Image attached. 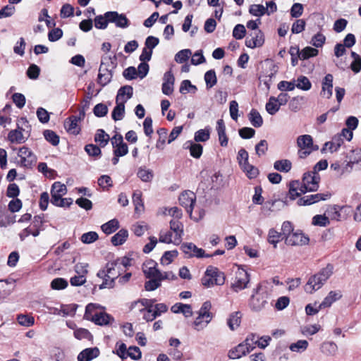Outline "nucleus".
<instances>
[{
    "label": "nucleus",
    "instance_id": "f257e3e1",
    "mask_svg": "<svg viewBox=\"0 0 361 361\" xmlns=\"http://www.w3.org/2000/svg\"><path fill=\"white\" fill-rule=\"evenodd\" d=\"M123 271V269L119 266V262L113 260L106 263L105 267L98 271L97 276L103 279L102 283L99 286V289L111 288L114 286V281Z\"/></svg>",
    "mask_w": 361,
    "mask_h": 361
},
{
    "label": "nucleus",
    "instance_id": "f03ea898",
    "mask_svg": "<svg viewBox=\"0 0 361 361\" xmlns=\"http://www.w3.org/2000/svg\"><path fill=\"white\" fill-rule=\"evenodd\" d=\"M269 298L268 282H261L253 289L249 301V306L252 310L259 312L267 305Z\"/></svg>",
    "mask_w": 361,
    "mask_h": 361
},
{
    "label": "nucleus",
    "instance_id": "7ed1b4c3",
    "mask_svg": "<svg viewBox=\"0 0 361 361\" xmlns=\"http://www.w3.org/2000/svg\"><path fill=\"white\" fill-rule=\"evenodd\" d=\"M333 269V266L329 264L318 273L310 276L305 286L306 293L312 294L320 289L332 275Z\"/></svg>",
    "mask_w": 361,
    "mask_h": 361
},
{
    "label": "nucleus",
    "instance_id": "20e7f679",
    "mask_svg": "<svg viewBox=\"0 0 361 361\" xmlns=\"http://www.w3.org/2000/svg\"><path fill=\"white\" fill-rule=\"evenodd\" d=\"M225 283V275L216 267L209 266L202 279L204 286L209 288L216 286H222Z\"/></svg>",
    "mask_w": 361,
    "mask_h": 361
},
{
    "label": "nucleus",
    "instance_id": "39448f33",
    "mask_svg": "<svg viewBox=\"0 0 361 361\" xmlns=\"http://www.w3.org/2000/svg\"><path fill=\"white\" fill-rule=\"evenodd\" d=\"M297 145L300 148L298 154L300 159H305L318 149L317 146H314L312 137L310 135H300L297 138Z\"/></svg>",
    "mask_w": 361,
    "mask_h": 361
},
{
    "label": "nucleus",
    "instance_id": "423d86ee",
    "mask_svg": "<svg viewBox=\"0 0 361 361\" xmlns=\"http://www.w3.org/2000/svg\"><path fill=\"white\" fill-rule=\"evenodd\" d=\"M320 177L316 171L305 173L301 183L303 190L307 192L317 191L319 188Z\"/></svg>",
    "mask_w": 361,
    "mask_h": 361
},
{
    "label": "nucleus",
    "instance_id": "0eeeda50",
    "mask_svg": "<svg viewBox=\"0 0 361 361\" xmlns=\"http://www.w3.org/2000/svg\"><path fill=\"white\" fill-rule=\"evenodd\" d=\"M18 156L20 157L18 164L22 167L32 168L37 161V158L34 153L25 146L19 149Z\"/></svg>",
    "mask_w": 361,
    "mask_h": 361
},
{
    "label": "nucleus",
    "instance_id": "6e6552de",
    "mask_svg": "<svg viewBox=\"0 0 361 361\" xmlns=\"http://www.w3.org/2000/svg\"><path fill=\"white\" fill-rule=\"evenodd\" d=\"M106 61H111V58L109 56H104L102 58L101 64L99 69L98 74V83L102 86H105L108 83H109L112 78V73L108 68V66L106 64Z\"/></svg>",
    "mask_w": 361,
    "mask_h": 361
},
{
    "label": "nucleus",
    "instance_id": "1a4fd4ad",
    "mask_svg": "<svg viewBox=\"0 0 361 361\" xmlns=\"http://www.w3.org/2000/svg\"><path fill=\"white\" fill-rule=\"evenodd\" d=\"M250 280V274L245 269H238L235 273V281L231 284V288L238 293L247 287Z\"/></svg>",
    "mask_w": 361,
    "mask_h": 361
},
{
    "label": "nucleus",
    "instance_id": "9d476101",
    "mask_svg": "<svg viewBox=\"0 0 361 361\" xmlns=\"http://www.w3.org/2000/svg\"><path fill=\"white\" fill-rule=\"evenodd\" d=\"M178 200L180 204L185 207L186 212L192 217L193 206L196 200L195 194L190 190H185L180 195Z\"/></svg>",
    "mask_w": 361,
    "mask_h": 361
},
{
    "label": "nucleus",
    "instance_id": "9b49d317",
    "mask_svg": "<svg viewBox=\"0 0 361 361\" xmlns=\"http://www.w3.org/2000/svg\"><path fill=\"white\" fill-rule=\"evenodd\" d=\"M310 238L303 233L298 231L293 232L290 235L286 236L285 243L290 246H302L309 243Z\"/></svg>",
    "mask_w": 361,
    "mask_h": 361
},
{
    "label": "nucleus",
    "instance_id": "f8f14e48",
    "mask_svg": "<svg viewBox=\"0 0 361 361\" xmlns=\"http://www.w3.org/2000/svg\"><path fill=\"white\" fill-rule=\"evenodd\" d=\"M181 249L183 252L188 255L189 257H211L212 255H206L203 249L197 247L192 243H185L182 244Z\"/></svg>",
    "mask_w": 361,
    "mask_h": 361
},
{
    "label": "nucleus",
    "instance_id": "ddd939ff",
    "mask_svg": "<svg viewBox=\"0 0 361 361\" xmlns=\"http://www.w3.org/2000/svg\"><path fill=\"white\" fill-rule=\"evenodd\" d=\"M105 18H108L110 23H115L118 27L126 28L129 26V20L124 14H119L116 11L105 13Z\"/></svg>",
    "mask_w": 361,
    "mask_h": 361
},
{
    "label": "nucleus",
    "instance_id": "4468645a",
    "mask_svg": "<svg viewBox=\"0 0 361 361\" xmlns=\"http://www.w3.org/2000/svg\"><path fill=\"white\" fill-rule=\"evenodd\" d=\"M264 43V36L261 30L253 31L245 40V45L251 49L262 47Z\"/></svg>",
    "mask_w": 361,
    "mask_h": 361
},
{
    "label": "nucleus",
    "instance_id": "2eb2a0df",
    "mask_svg": "<svg viewBox=\"0 0 361 361\" xmlns=\"http://www.w3.org/2000/svg\"><path fill=\"white\" fill-rule=\"evenodd\" d=\"M330 197V193H317L314 195H308L300 198L298 201V204L300 206L310 205L321 200H326Z\"/></svg>",
    "mask_w": 361,
    "mask_h": 361
},
{
    "label": "nucleus",
    "instance_id": "dca6fc26",
    "mask_svg": "<svg viewBox=\"0 0 361 361\" xmlns=\"http://www.w3.org/2000/svg\"><path fill=\"white\" fill-rule=\"evenodd\" d=\"M333 80L334 76L332 74L328 73L324 78L322 82V91L320 94L322 97L329 99L333 94Z\"/></svg>",
    "mask_w": 361,
    "mask_h": 361
},
{
    "label": "nucleus",
    "instance_id": "f3484780",
    "mask_svg": "<svg viewBox=\"0 0 361 361\" xmlns=\"http://www.w3.org/2000/svg\"><path fill=\"white\" fill-rule=\"evenodd\" d=\"M66 192L67 188L64 184L60 182H55L52 185L51 190V204L57 203L59 201V200L62 198V196L66 194Z\"/></svg>",
    "mask_w": 361,
    "mask_h": 361
},
{
    "label": "nucleus",
    "instance_id": "a211bd4d",
    "mask_svg": "<svg viewBox=\"0 0 361 361\" xmlns=\"http://www.w3.org/2000/svg\"><path fill=\"white\" fill-rule=\"evenodd\" d=\"M170 229L175 235L173 236V244L179 245L181 242L183 234V225L178 219H172L170 221Z\"/></svg>",
    "mask_w": 361,
    "mask_h": 361
},
{
    "label": "nucleus",
    "instance_id": "6ab92c4d",
    "mask_svg": "<svg viewBox=\"0 0 361 361\" xmlns=\"http://www.w3.org/2000/svg\"><path fill=\"white\" fill-rule=\"evenodd\" d=\"M164 82L162 84L161 90L162 92L166 95H170L173 92V85L175 82V78L171 71H167L164 75Z\"/></svg>",
    "mask_w": 361,
    "mask_h": 361
},
{
    "label": "nucleus",
    "instance_id": "aec40b11",
    "mask_svg": "<svg viewBox=\"0 0 361 361\" xmlns=\"http://www.w3.org/2000/svg\"><path fill=\"white\" fill-rule=\"evenodd\" d=\"M343 144V139L341 135H334L331 141L325 142L322 152H324L326 150H329L331 153L337 152L341 145Z\"/></svg>",
    "mask_w": 361,
    "mask_h": 361
},
{
    "label": "nucleus",
    "instance_id": "412c9836",
    "mask_svg": "<svg viewBox=\"0 0 361 361\" xmlns=\"http://www.w3.org/2000/svg\"><path fill=\"white\" fill-rule=\"evenodd\" d=\"M99 355V350L98 348H89L81 351L78 355V361H91L94 358H96Z\"/></svg>",
    "mask_w": 361,
    "mask_h": 361
},
{
    "label": "nucleus",
    "instance_id": "4be33fe9",
    "mask_svg": "<svg viewBox=\"0 0 361 361\" xmlns=\"http://www.w3.org/2000/svg\"><path fill=\"white\" fill-rule=\"evenodd\" d=\"M249 347L245 343H242L238 345L235 348L231 349L228 352V357L230 359H238L250 353Z\"/></svg>",
    "mask_w": 361,
    "mask_h": 361
},
{
    "label": "nucleus",
    "instance_id": "5701e85b",
    "mask_svg": "<svg viewBox=\"0 0 361 361\" xmlns=\"http://www.w3.org/2000/svg\"><path fill=\"white\" fill-rule=\"evenodd\" d=\"M306 193L299 180H293L289 183L288 195L290 200H295L302 194Z\"/></svg>",
    "mask_w": 361,
    "mask_h": 361
},
{
    "label": "nucleus",
    "instance_id": "b1692460",
    "mask_svg": "<svg viewBox=\"0 0 361 361\" xmlns=\"http://www.w3.org/2000/svg\"><path fill=\"white\" fill-rule=\"evenodd\" d=\"M341 297L342 294L340 290L330 291L324 298V300L319 304V308L329 307L333 302L338 300Z\"/></svg>",
    "mask_w": 361,
    "mask_h": 361
},
{
    "label": "nucleus",
    "instance_id": "393cba45",
    "mask_svg": "<svg viewBox=\"0 0 361 361\" xmlns=\"http://www.w3.org/2000/svg\"><path fill=\"white\" fill-rule=\"evenodd\" d=\"M242 313L240 311L232 312L228 319L227 325L231 331L238 329L241 323Z\"/></svg>",
    "mask_w": 361,
    "mask_h": 361
},
{
    "label": "nucleus",
    "instance_id": "a878e982",
    "mask_svg": "<svg viewBox=\"0 0 361 361\" xmlns=\"http://www.w3.org/2000/svg\"><path fill=\"white\" fill-rule=\"evenodd\" d=\"M171 310L176 314L182 313L185 317H190L192 315V307L190 305L178 302L173 305Z\"/></svg>",
    "mask_w": 361,
    "mask_h": 361
},
{
    "label": "nucleus",
    "instance_id": "bb28decb",
    "mask_svg": "<svg viewBox=\"0 0 361 361\" xmlns=\"http://www.w3.org/2000/svg\"><path fill=\"white\" fill-rule=\"evenodd\" d=\"M133 89L130 85L121 87L117 93L116 102L126 100V102L133 97Z\"/></svg>",
    "mask_w": 361,
    "mask_h": 361
},
{
    "label": "nucleus",
    "instance_id": "cd10ccee",
    "mask_svg": "<svg viewBox=\"0 0 361 361\" xmlns=\"http://www.w3.org/2000/svg\"><path fill=\"white\" fill-rule=\"evenodd\" d=\"M78 123L75 117L70 116L65 121L64 127L68 133L78 135L80 130L78 127Z\"/></svg>",
    "mask_w": 361,
    "mask_h": 361
},
{
    "label": "nucleus",
    "instance_id": "c85d7f7f",
    "mask_svg": "<svg viewBox=\"0 0 361 361\" xmlns=\"http://www.w3.org/2000/svg\"><path fill=\"white\" fill-rule=\"evenodd\" d=\"M116 105L114 108L111 114L112 118L116 121L123 119L125 114V103L126 100L121 102H116Z\"/></svg>",
    "mask_w": 361,
    "mask_h": 361
},
{
    "label": "nucleus",
    "instance_id": "c756f323",
    "mask_svg": "<svg viewBox=\"0 0 361 361\" xmlns=\"http://www.w3.org/2000/svg\"><path fill=\"white\" fill-rule=\"evenodd\" d=\"M111 320L114 319L109 314L99 310V312L97 313L96 316L90 321L97 325H106L111 322Z\"/></svg>",
    "mask_w": 361,
    "mask_h": 361
},
{
    "label": "nucleus",
    "instance_id": "7c9ffc66",
    "mask_svg": "<svg viewBox=\"0 0 361 361\" xmlns=\"http://www.w3.org/2000/svg\"><path fill=\"white\" fill-rule=\"evenodd\" d=\"M133 203L135 206V213H140L144 211V203L142 199V192L135 190L133 194Z\"/></svg>",
    "mask_w": 361,
    "mask_h": 361
},
{
    "label": "nucleus",
    "instance_id": "2f4dec72",
    "mask_svg": "<svg viewBox=\"0 0 361 361\" xmlns=\"http://www.w3.org/2000/svg\"><path fill=\"white\" fill-rule=\"evenodd\" d=\"M248 118L251 124L255 128H259L263 124L262 117L256 109H252L250 111Z\"/></svg>",
    "mask_w": 361,
    "mask_h": 361
},
{
    "label": "nucleus",
    "instance_id": "473e14b6",
    "mask_svg": "<svg viewBox=\"0 0 361 361\" xmlns=\"http://www.w3.org/2000/svg\"><path fill=\"white\" fill-rule=\"evenodd\" d=\"M128 236V231L126 229H121L111 238V243L114 245H119L124 243Z\"/></svg>",
    "mask_w": 361,
    "mask_h": 361
},
{
    "label": "nucleus",
    "instance_id": "72a5a7b5",
    "mask_svg": "<svg viewBox=\"0 0 361 361\" xmlns=\"http://www.w3.org/2000/svg\"><path fill=\"white\" fill-rule=\"evenodd\" d=\"M152 266L144 269V274L148 279H159L161 276V272L157 268V263L151 262Z\"/></svg>",
    "mask_w": 361,
    "mask_h": 361
},
{
    "label": "nucleus",
    "instance_id": "f704fd0d",
    "mask_svg": "<svg viewBox=\"0 0 361 361\" xmlns=\"http://www.w3.org/2000/svg\"><path fill=\"white\" fill-rule=\"evenodd\" d=\"M99 308L100 306L97 304H88L85 308L84 319L90 321L96 316L97 313L99 312Z\"/></svg>",
    "mask_w": 361,
    "mask_h": 361
},
{
    "label": "nucleus",
    "instance_id": "c9c22d12",
    "mask_svg": "<svg viewBox=\"0 0 361 361\" xmlns=\"http://www.w3.org/2000/svg\"><path fill=\"white\" fill-rule=\"evenodd\" d=\"M295 82V87L303 91H308L312 88V83L306 76L300 75Z\"/></svg>",
    "mask_w": 361,
    "mask_h": 361
},
{
    "label": "nucleus",
    "instance_id": "e433bc0d",
    "mask_svg": "<svg viewBox=\"0 0 361 361\" xmlns=\"http://www.w3.org/2000/svg\"><path fill=\"white\" fill-rule=\"evenodd\" d=\"M109 140V135L103 129L97 130L94 135V141L99 144L102 147H105Z\"/></svg>",
    "mask_w": 361,
    "mask_h": 361
},
{
    "label": "nucleus",
    "instance_id": "4c0bfd02",
    "mask_svg": "<svg viewBox=\"0 0 361 361\" xmlns=\"http://www.w3.org/2000/svg\"><path fill=\"white\" fill-rule=\"evenodd\" d=\"M119 228L118 221L116 219H111L102 226V230L106 234H111Z\"/></svg>",
    "mask_w": 361,
    "mask_h": 361
},
{
    "label": "nucleus",
    "instance_id": "58836bf2",
    "mask_svg": "<svg viewBox=\"0 0 361 361\" xmlns=\"http://www.w3.org/2000/svg\"><path fill=\"white\" fill-rule=\"evenodd\" d=\"M309 345L307 341L298 340L296 343H293L289 345V349L292 352L301 353L305 351Z\"/></svg>",
    "mask_w": 361,
    "mask_h": 361
},
{
    "label": "nucleus",
    "instance_id": "ea45409f",
    "mask_svg": "<svg viewBox=\"0 0 361 361\" xmlns=\"http://www.w3.org/2000/svg\"><path fill=\"white\" fill-rule=\"evenodd\" d=\"M292 167L291 162L288 159L276 161L274 164V168L281 172H288Z\"/></svg>",
    "mask_w": 361,
    "mask_h": 361
},
{
    "label": "nucleus",
    "instance_id": "a19ab883",
    "mask_svg": "<svg viewBox=\"0 0 361 361\" xmlns=\"http://www.w3.org/2000/svg\"><path fill=\"white\" fill-rule=\"evenodd\" d=\"M283 238V233L278 232L274 228H271L268 233V241L276 247L277 243Z\"/></svg>",
    "mask_w": 361,
    "mask_h": 361
},
{
    "label": "nucleus",
    "instance_id": "79ce46f5",
    "mask_svg": "<svg viewBox=\"0 0 361 361\" xmlns=\"http://www.w3.org/2000/svg\"><path fill=\"white\" fill-rule=\"evenodd\" d=\"M211 303L209 301L204 302L199 310V314L201 317L205 318V324H208L212 319V314L209 312L211 309Z\"/></svg>",
    "mask_w": 361,
    "mask_h": 361
},
{
    "label": "nucleus",
    "instance_id": "37998d69",
    "mask_svg": "<svg viewBox=\"0 0 361 361\" xmlns=\"http://www.w3.org/2000/svg\"><path fill=\"white\" fill-rule=\"evenodd\" d=\"M45 140L53 146H57L59 143V136L51 130H45L43 132Z\"/></svg>",
    "mask_w": 361,
    "mask_h": 361
},
{
    "label": "nucleus",
    "instance_id": "c03bdc74",
    "mask_svg": "<svg viewBox=\"0 0 361 361\" xmlns=\"http://www.w3.org/2000/svg\"><path fill=\"white\" fill-rule=\"evenodd\" d=\"M204 80L207 89L213 87L217 82L216 73L214 70H209L204 74Z\"/></svg>",
    "mask_w": 361,
    "mask_h": 361
},
{
    "label": "nucleus",
    "instance_id": "a18cd8bd",
    "mask_svg": "<svg viewBox=\"0 0 361 361\" xmlns=\"http://www.w3.org/2000/svg\"><path fill=\"white\" fill-rule=\"evenodd\" d=\"M241 169L246 173V176L250 179L257 178L259 173V169L256 166L251 165L249 163L245 164Z\"/></svg>",
    "mask_w": 361,
    "mask_h": 361
},
{
    "label": "nucleus",
    "instance_id": "49530a36",
    "mask_svg": "<svg viewBox=\"0 0 361 361\" xmlns=\"http://www.w3.org/2000/svg\"><path fill=\"white\" fill-rule=\"evenodd\" d=\"M267 12V8L262 4H252L250 6L249 13L255 16L261 17Z\"/></svg>",
    "mask_w": 361,
    "mask_h": 361
},
{
    "label": "nucleus",
    "instance_id": "de8ad7c7",
    "mask_svg": "<svg viewBox=\"0 0 361 361\" xmlns=\"http://www.w3.org/2000/svg\"><path fill=\"white\" fill-rule=\"evenodd\" d=\"M8 139L12 143L23 142L24 140H23V134L22 132V129L20 130H11L8 135Z\"/></svg>",
    "mask_w": 361,
    "mask_h": 361
},
{
    "label": "nucleus",
    "instance_id": "09e8293b",
    "mask_svg": "<svg viewBox=\"0 0 361 361\" xmlns=\"http://www.w3.org/2000/svg\"><path fill=\"white\" fill-rule=\"evenodd\" d=\"M192 55V51L189 49L180 50L175 55V61L178 63L186 62Z\"/></svg>",
    "mask_w": 361,
    "mask_h": 361
},
{
    "label": "nucleus",
    "instance_id": "8fccbe9b",
    "mask_svg": "<svg viewBox=\"0 0 361 361\" xmlns=\"http://www.w3.org/2000/svg\"><path fill=\"white\" fill-rule=\"evenodd\" d=\"M98 185L104 190H109L113 186V180L109 176L102 175L97 180Z\"/></svg>",
    "mask_w": 361,
    "mask_h": 361
},
{
    "label": "nucleus",
    "instance_id": "3c124183",
    "mask_svg": "<svg viewBox=\"0 0 361 361\" xmlns=\"http://www.w3.org/2000/svg\"><path fill=\"white\" fill-rule=\"evenodd\" d=\"M78 305L75 304L63 305H61L59 314L63 317L66 316H73L75 314Z\"/></svg>",
    "mask_w": 361,
    "mask_h": 361
},
{
    "label": "nucleus",
    "instance_id": "603ef678",
    "mask_svg": "<svg viewBox=\"0 0 361 361\" xmlns=\"http://www.w3.org/2000/svg\"><path fill=\"white\" fill-rule=\"evenodd\" d=\"M188 147L189 148L190 154L192 157L198 159L201 157L203 147L200 144L190 142V145Z\"/></svg>",
    "mask_w": 361,
    "mask_h": 361
},
{
    "label": "nucleus",
    "instance_id": "864d4df0",
    "mask_svg": "<svg viewBox=\"0 0 361 361\" xmlns=\"http://www.w3.org/2000/svg\"><path fill=\"white\" fill-rule=\"evenodd\" d=\"M319 51L313 47H307L304 48L300 51V55H299V59L301 60H306L310 57L315 56L318 55Z\"/></svg>",
    "mask_w": 361,
    "mask_h": 361
},
{
    "label": "nucleus",
    "instance_id": "5fc2aeb1",
    "mask_svg": "<svg viewBox=\"0 0 361 361\" xmlns=\"http://www.w3.org/2000/svg\"><path fill=\"white\" fill-rule=\"evenodd\" d=\"M266 110L270 115H274L280 109V106L276 102L274 97H271L266 104Z\"/></svg>",
    "mask_w": 361,
    "mask_h": 361
},
{
    "label": "nucleus",
    "instance_id": "6e6d98bb",
    "mask_svg": "<svg viewBox=\"0 0 361 361\" xmlns=\"http://www.w3.org/2000/svg\"><path fill=\"white\" fill-rule=\"evenodd\" d=\"M210 137V132L209 129H200L197 130L195 134V141L198 142H206Z\"/></svg>",
    "mask_w": 361,
    "mask_h": 361
},
{
    "label": "nucleus",
    "instance_id": "4d7b16f0",
    "mask_svg": "<svg viewBox=\"0 0 361 361\" xmlns=\"http://www.w3.org/2000/svg\"><path fill=\"white\" fill-rule=\"evenodd\" d=\"M179 91L181 94H186L188 92L195 93L197 91V87L189 80H184L180 84Z\"/></svg>",
    "mask_w": 361,
    "mask_h": 361
},
{
    "label": "nucleus",
    "instance_id": "13d9d810",
    "mask_svg": "<svg viewBox=\"0 0 361 361\" xmlns=\"http://www.w3.org/2000/svg\"><path fill=\"white\" fill-rule=\"evenodd\" d=\"M137 176L144 182H149L153 178L152 170L145 168H140L137 171Z\"/></svg>",
    "mask_w": 361,
    "mask_h": 361
},
{
    "label": "nucleus",
    "instance_id": "bf43d9fd",
    "mask_svg": "<svg viewBox=\"0 0 361 361\" xmlns=\"http://www.w3.org/2000/svg\"><path fill=\"white\" fill-rule=\"evenodd\" d=\"M351 56L353 58V61L351 63L350 68L353 72L357 73L361 70V57L355 51L351 52Z\"/></svg>",
    "mask_w": 361,
    "mask_h": 361
},
{
    "label": "nucleus",
    "instance_id": "052dcab7",
    "mask_svg": "<svg viewBox=\"0 0 361 361\" xmlns=\"http://www.w3.org/2000/svg\"><path fill=\"white\" fill-rule=\"evenodd\" d=\"M312 224L314 226L325 227L330 224L329 219L325 215H315L312 218Z\"/></svg>",
    "mask_w": 361,
    "mask_h": 361
},
{
    "label": "nucleus",
    "instance_id": "680f3d73",
    "mask_svg": "<svg viewBox=\"0 0 361 361\" xmlns=\"http://www.w3.org/2000/svg\"><path fill=\"white\" fill-rule=\"evenodd\" d=\"M99 238L98 234L94 231H90L83 233L80 238L81 241L85 244H90L96 241Z\"/></svg>",
    "mask_w": 361,
    "mask_h": 361
},
{
    "label": "nucleus",
    "instance_id": "e2e57ef3",
    "mask_svg": "<svg viewBox=\"0 0 361 361\" xmlns=\"http://www.w3.org/2000/svg\"><path fill=\"white\" fill-rule=\"evenodd\" d=\"M178 255V252L177 250H171V251H166L163 255L161 259V263L162 264H170L173 259L176 257Z\"/></svg>",
    "mask_w": 361,
    "mask_h": 361
},
{
    "label": "nucleus",
    "instance_id": "0e129e2a",
    "mask_svg": "<svg viewBox=\"0 0 361 361\" xmlns=\"http://www.w3.org/2000/svg\"><path fill=\"white\" fill-rule=\"evenodd\" d=\"M18 322L19 324L23 326H31L35 323V319L33 317L25 315V314H20L17 317Z\"/></svg>",
    "mask_w": 361,
    "mask_h": 361
},
{
    "label": "nucleus",
    "instance_id": "69168bd1",
    "mask_svg": "<svg viewBox=\"0 0 361 361\" xmlns=\"http://www.w3.org/2000/svg\"><path fill=\"white\" fill-rule=\"evenodd\" d=\"M68 286V282L63 278L54 279L51 283V287L54 290H62Z\"/></svg>",
    "mask_w": 361,
    "mask_h": 361
},
{
    "label": "nucleus",
    "instance_id": "338daca9",
    "mask_svg": "<svg viewBox=\"0 0 361 361\" xmlns=\"http://www.w3.org/2000/svg\"><path fill=\"white\" fill-rule=\"evenodd\" d=\"M93 113L97 117H104L108 113L107 106L103 103L97 104L93 109Z\"/></svg>",
    "mask_w": 361,
    "mask_h": 361
},
{
    "label": "nucleus",
    "instance_id": "774afa93",
    "mask_svg": "<svg viewBox=\"0 0 361 361\" xmlns=\"http://www.w3.org/2000/svg\"><path fill=\"white\" fill-rule=\"evenodd\" d=\"M246 34V30L243 25L238 24L233 30V36L236 39H242Z\"/></svg>",
    "mask_w": 361,
    "mask_h": 361
}]
</instances>
